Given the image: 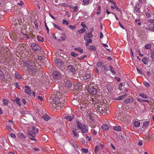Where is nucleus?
I'll list each match as a JSON object with an SVG mask.
<instances>
[{
	"instance_id": "f257e3e1",
	"label": "nucleus",
	"mask_w": 154,
	"mask_h": 154,
	"mask_svg": "<svg viewBox=\"0 0 154 154\" xmlns=\"http://www.w3.org/2000/svg\"><path fill=\"white\" fill-rule=\"evenodd\" d=\"M52 107L54 109L60 110L65 105V98L63 95L57 94L52 96Z\"/></svg>"
},
{
	"instance_id": "f03ea898",
	"label": "nucleus",
	"mask_w": 154,
	"mask_h": 154,
	"mask_svg": "<svg viewBox=\"0 0 154 154\" xmlns=\"http://www.w3.org/2000/svg\"><path fill=\"white\" fill-rule=\"evenodd\" d=\"M108 107V104L100 101V103H98L97 107H95V110L97 113L102 114L104 113H108L109 112Z\"/></svg>"
},
{
	"instance_id": "7ed1b4c3",
	"label": "nucleus",
	"mask_w": 154,
	"mask_h": 154,
	"mask_svg": "<svg viewBox=\"0 0 154 154\" xmlns=\"http://www.w3.org/2000/svg\"><path fill=\"white\" fill-rule=\"evenodd\" d=\"M35 129L34 127H33L31 130L28 131V137H29V139L36 141V139L34 138L36 136V134L35 131Z\"/></svg>"
},
{
	"instance_id": "20e7f679",
	"label": "nucleus",
	"mask_w": 154,
	"mask_h": 154,
	"mask_svg": "<svg viewBox=\"0 0 154 154\" xmlns=\"http://www.w3.org/2000/svg\"><path fill=\"white\" fill-rule=\"evenodd\" d=\"M91 84L90 83L89 86L88 84V85H86V88L88 92L90 94L95 95L97 94V89L94 86H91Z\"/></svg>"
},
{
	"instance_id": "39448f33",
	"label": "nucleus",
	"mask_w": 154,
	"mask_h": 154,
	"mask_svg": "<svg viewBox=\"0 0 154 154\" xmlns=\"http://www.w3.org/2000/svg\"><path fill=\"white\" fill-rule=\"evenodd\" d=\"M92 75L90 72L85 73L83 76L84 80H88V82H88H89L90 83L92 80Z\"/></svg>"
},
{
	"instance_id": "423d86ee",
	"label": "nucleus",
	"mask_w": 154,
	"mask_h": 154,
	"mask_svg": "<svg viewBox=\"0 0 154 154\" xmlns=\"http://www.w3.org/2000/svg\"><path fill=\"white\" fill-rule=\"evenodd\" d=\"M55 63L57 66L59 68H61L63 66L64 64V62L62 60L59 59H57L54 60Z\"/></svg>"
},
{
	"instance_id": "0eeeda50",
	"label": "nucleus",
	"mask_w": 154,
	"mask_h": 154,
	"mask_svg": "<svg viewBox=\"0 0 154 154\" xmlns=\"http://www.w3.org/2000/svg\"><path fill=\"white\" fill-rule=\"evenodd\" d=\"M31 47L34 51H38L41 49V47L35 43H33L31 44Z\"/></svg>"
},
{
	"instance_id": "6e6552de",
	"label": "nucleus",
	"mask_w": 154,
	"mask_h": 154,
	"mask_svg": "<svg viewBox=\"0 0 154 154\" xmlns=\"http://www.w3.org/2000/svg\"><path fill=\"white\" fill-rule=\"evenodd\" d=\"M52 75L55 79H60L62 76L60 72L58 71H54L52 73Z\"/></svg>"
},
{
	"instance_id": "1a4fd4ad",
	"label": "nucleus",
	"mask_w": 154,
	"mask_h": 154,
	"mask_svg": "<svg viewBox=\"0 0 154 154\" xmlns=\"http://www.w3.org/2000/svg\"><path fill=\"white\" fill-rule=\"evenodd\" d=\"M19 34H17V35L14 33H13L12 35L11 36V38L13 40L16 41L19 39Z\"/></svg>"
},
{
	"instance_id": "9d476101",
	"label": "nucleus",
	"mask_w": 154,
	"mask_h": 154,
	"mask_svg": "<svg viewBox=\"0 0 154 154\" xmlns=\"http://www.w3.org/2000/svg\"><path fill=\"white\" fill-rule=\"evenodd\" d=\"M81 133L83 134H86L88 132V127L87 125H86L83 128L81 129Z\"/></svg>"
},
{
	"instance_id": "9b49d317",
	"label": "nucleus",
	"mask_w": 154,
	"mask_h": 154,
	"mask_svg": "<svg viewBox=\"0 0 154 154\" xmlns=\"http://www.w3.org/2000/svg\"><path fill=\"white\" fill-rule=\"evenodd\" d=\"M25 87V88L24 90L25 92L29 95H30L31 91L30 88L28 85H26Z\"/></svg>"
},
{
	"instance_id": "f8f14e48",
	"label": "nucleus",
	"mask_w": 154,
	"mask_h": 154,
	"mask_svg": "<svg viewBox=\"0 0 154 154\" xmlns=\"http://www.w3.org/2000/svg\"><path fill=\"white\" fill-rule=\"evenodd\" d=\"M68 70L69 71L72 72V74H74L75 72V69L74 67L72 66L69 65L67 67Z\"/></svg>"
},
{
	"instance_id": "ddd939ff",
	"label": "nucleus",
	"mask_w": 154,
	"mask_h": 154,
	"mask_svg": "<svg viewBox=\"0 0 154 154\" xmlns=\"http://www.w3.org/2000/svg\"><path fill=\"white\" fill-rule=\"evenodd\" d=\"M72 132L74 137L77 139L79 137V135L78 134L79 132L77 131L76 129L73 130Z\"/></svg>"
},
{
	"instance_id": "4468645a",
	"label": "nucleus",
	"mask_w": 154,
	"mask_h": 154,
	"mask_svg": "<svg viewBox=\"0 0 154 154\" xmlns=\"http://www.w3.org/2000/svg\"><path fill=\"white\" fill-rule=\"evenodd\" d=\"M76 123L78 127L80 129L86 125L85 124L81 123L79 121H77Z\"/></svg>"
},
{
	"instance_id": "2eb2a0df",
	"label": "nucleus",
	"mask_w": 154,
	"mask_h": 154,
	"mask_svg": "<svg viewBox=\"0 0 154 154\" xmlns=\"http://www.w3.org/2000/svg\"><path fill=\"white\" fill-rule=\"evenodd\" d=\"M106 87L108 92L109 93L111 92L112 89V87L110 83H108L106 85Z\"/></svg>"
},
{
	"instance_id": "dca6fc26",
	"label": "nucleus",
	"mask_w": 154,
	"mask_h": 154,
	"mask_svg": "<svg viewBox=\"0 0 154 154\" xmlns=\"http://www.w3.org/2000/svg\"><path fill=\"white\" fill-rule=\"evenodd\" d=\"M142 61L145 65H146L148 64L149 60V57H145L142 59Z\"/></svg>"
},
{
	"instance_id": "f3484780",
	"label": "nucleus",
	"mask_w": 154,
	"mask_h": 154,
	"mask_svg": "<svg viewBox=\"0 0 154 154\" xmlns=\"http://www.w3.org/2000/svg\"><path fill=\"white\" fill-rule=\"evenodd\" d=\"M134 12L135 13H139L140 11V9L137 6H135L134 7Z\"/></svg>"
},
{
	"instance_id": "a211bd4d",
	"label": "nucleus",
	"mask_w": 154,
	"mask_h": 154,
	"mask_svg": "<svg viewBox=\"0 0 154 154\" xmlns=\"http://www.w3.org/2000/svg\"><path fill=\"white\" fill-rule=\"evenodd\" d=\"M127 94H125L124 95L120 96L118 98H115V99L116 100H122L125 98L127 97Z\"/></svg>"
},
{
	"instance_id": "6ab92c4d",
	"label": "nucleus",
	"mask_w": 154,
	"mask_h": 154,
	"mask_svg": "<svg viewBox=\"0 0 154 154\" xmlns=\"http://www.w3.org/2000/svg\"><path fill=\"white\" fill-rule=\"evenodd\" d=\"M134 125L135 127H139L140 126V123L138 121H134L133 122Z\"/></svg>"
},
{
	"instance_id": "aec40b11",
	"label": "nucleus",
	"mask_w": 154,
	"mask_h": 154,
	"mask_svg": "<svg viewBox=\"0 0 154 154\" xmlns=\"http://www.w3.org/2000/svg\"><path fill=\"white\" fill-rule=\"evenodd\" d=\"M133 101V98H128L124 100V102L125 103H131Z\"/></svg>"
},
{
	"instance_id": "412c9836",
	"label": "nucleus",
	"mask_w": 154,
	"mask_h": 154,
	"mask_svg": "<svg viewBox=\"0 0 154 154\" xmlns=\"http://www.w3.org/2000/svg\"><path fill=\"white\" fill-rule=\"evenodd\" d=\"M66 86L68 88L71 87L72 86L71 82L69 80H67L65 82Z\"/></svg>"
},
{
	"instance_id": "4be33fe9",
	"label": "nucleus",
	"mask_w": 154,
	"mask_h": 154,
	"mask_svg": "<svg viewBox=\"0 0 154 154\" xmlns=\"http://www.w3.org/2000/svg\"><path fill=\"white\" fill-rule=\"evenodd\" d=\"M149 122L148 121H145L144 122H143L142 128H143L145 129L146 127H148V125L149 124Z\"/></svg>"
},
{
	"instance_id": "5701e85b",
	"label": "nucleus",
	"mask_w": 154,
	"mask_h": 154,
	"mask_svg": "<svg viewBox=\"0 0 154 154\" xmlns=\"http://www.w3.org/2000/svg\"><path fill=\"white\" fill-rule=\"evenodd\" d=\"M15 77L17 79H21L22 76L18 73L16 72L15 74Z\"/></svg>"
},
{
	"instance_id": "b1692460",
	"label": "nucleus",
	"mask_w": 154,
	"mask_h": 154,
	"mask_svg": "<svg viewBox=\"0 0 154 154\" xmlns=\"http://www.w3.org/2000/svg\"><path fill=\"white\" fill-rule=\"evenodd\" d=\"M12 125H13L11 124H10L6 125V127L9 131H13V130L12 128Z\"/></svg>"
},
{
	"instance_id": "393cba45",
	"label": "nucleus",
	"mask_w": 154,
	"mask_h": 154,
	"mask_svg": "<svg viewBox=\"0 0 154 154\" xmlns=\"http://www.w3.org/2000/svg\"><path fill=\"white\" fill-rule=\"evenodd\" d=\"M113 129L116 131H121V128L119 126L116 125L113 127Z\"/></svg>"
},
{
	"instance_id": "a878e982",
	"label": "nucleus",
	"mask_w": 154,
	"mask_h": 154,
	"mask_svg": "<svg viewBox=\"0 0 154 154\" xmlns=\"http://www.w3.org/2000/svg\"><path fill=\"white\" fill-rule=\"evenodd\" d=\"M43 118L46 121H48L50 119V117L46 114H44L43 116Z\"/></svg>"
},
{
	"instance_id": "bb28decb",
	"label": "nucleus",
	"mask_w": 154,
	"mask_h": 154,
	"mask_svg": "<svg viewBox=\"0 0 154 154\" xmlns=\"http://www.w3.org/2000/svg\"><path fill=\"white\" fill-rule=\"evenodd\" d=\"M19 137L21 138L25 139L26 138L25 136L23 134L21 133H19L18 134Z\"/></svg>"
},
{
	"instance_id": "cd10ccee",
	"label": "nucleus",
	"mask_w": 154,
	"mask_h": 154,
	"mask_svg": "<svg viewBox=\"0 0 154 154\" xmlns=\"http://www.w3.org/2000/svg\"><path fill=\"white\" fill-rule=\"evenodd\" d=\"M20 99L18 97H17L15 100V102L19 106H20L21 105V103L20 101Z\"/></svg>"
},
{
	"instance_id": "c85d7f7f",
	"label": "nucleus",
	"mask_w": 154,
	"mask_h": 154,
	"mask_svg": "<svg viewBox=\"0 0 154 154\" xmlns=\"http://www.w3.org/2000/svg\"><path fill=\"white\" fill-rule=\"evenodd\" d=\"M53 25L55 28L57 29L58 30L62 31V30L61 29V28L58 25L55 24L54 23H53Z\"/></svg>"
},
{
	"instance_id": "c756f323",
	"label": "nucleus",
	"mask_w": 154,
	"mask_h": 154,
	"mask_svg": "<svg viewBox=\"0 0 154 154\" xmlns=\"http://www.w3.org/2000/svg\"><path fill=\"white\" fill-rule=\"evenodd\" d=\"M152 25L151 24H147L146 28L147 29L152 31Z\"/></svg>"
},
{
	"instance_id": "7c9ffc66",
	"label": "nucleus",
	"mask_w": 154,
	"mask_h": 154,
	"mask_svg": "<svg viewBox=\"0 0 154 154\" xmlns=\"http://www.w3.org/2000/svg\"><path fill=\"white\" fill-rule=\"evenodd\" d=\"M75 50L79 51L80 53L82 54L83 53V50L79 47L75 48Z\"/></svg>"
},
{
	"instance_id": "2f4dec72",
	"label": "nucleus",
	"mask_w": 154,
	"mask_h": 154,
	"mask_svg": "<svg viewBox=\"0 0 154 154\" xmlns=\"http://www.w3.org/2000/svg\"><path fill=\"white\" fill-rule=\"evenodd\" d=\"M139 96L143 98H147V96L146 94H144L143 93H140L139 94Z\"/></svg>"
},
{
	"instance_id": "473e14b6",
	"label": "nucleus",
	"mask_w": 154,
	"mask_h": 154,
	"mask_svg": "<svg viewBox=\"0 0 154 154\" xmlns=\"http://www.w3.org/2000/svg\"><path fill=\"white\" fill-rule=\"evenodd\" d=\"M151 48V44H148L145 46V48L146 49H150Z\"/></svg>"
},
{
	"instance_id": "72a5a7b5",
	"label": "nucleus",
	"mask_w": 154,
	"mask_h": 154,
	"mask_svg": "<svg viewBox=\"0 0 154 154\" xmlns=\"http://www.w3.org/2000/svg\"><path fill=\"white\" fill-rule=\"evenodd\" d=\"M101 127L102 129L104 130H107L109 128L108 126L106 125H103Z\"/></svg>"
},
{
	"instance_id": "f704fd0d",
	"label": "nucleus",
	"mask_w": 154,
	"mask_h": 154,
	"mask_svg": "<svg viewBox=\"0 0 154 154\" xmlns=\"http://www.w3.org/2000/svg\"><path fill=\"white\" fill-rule=\"evenodd\" d=\"M86 30L84 28H82L81 29L78 30V32H79L80 33H83L85 32L86 31Z\"/></svg>"
},
{
	"instance_id": "c9c22d12",
	"label": "nucleus",
	"mask_w": 154,
	"mask_h": 154,
	"mask_svg": "<svg viewBox=\"0 0 154 154\" xmlns=\"http://www.w3.org/2000/svg\"><path fill=\"white\" fill-rule=\"evenodd\" d=\"M81 151L84 153H86L88 152V149L84 148H82Z\"/></svg>"
},
{
	"instance_id": "e433bc0d",
	"label": "nucleus",
	"mask_w": 154,
	"mask_h": 154,
	"mask_svg": "<svg viewBox=\"0 0 154 154\" xmlns=\"http://www.w3.org/2000/svg\"><path fill=\"white\" fill-rule=\"evenodd\" d=\"M73 118V116H68L66 117V119L67 120L70 121L72 120Z\"/></svg>"
},
{
	"instance_id": "4c0bfd02",
	"label": "nucleus",
	"mask_w": 154,
	"mask_h": 154,
	"mask_svg": "<svg viewBox=\"0 0 154 154\" xmlns=\"http://www.w3.org/2000/svg\"><path fill=\"white\" fill-rule=\"evenodd\" d=\"M4 54V52L3 50L1 49H0V60L1 59L2 57Z\"/></svg>"
},
{
	"instance_id": "58836bf2",
	"label": "nucleus",
	"mask_w": 154,
	"mask_h": 154,
	"mask_svg": "<svg viewBox=\"0 0 154 154\" xmlns=\"http://www.w3.org/2000/svg\"><path fill=\"white\" fill-rule=\"evenodd\" d=\"M145 14L148 18H149L151 16V14L149 11H146L145 13Z\"/></svg>"
},
{
	"instance_id": "ea45409f",
	"label": "nucleus",
	"mask_w": 154,
	"mask_h": 154,
	"mask_svg": "<svg viewBox=\"0 0 154 154\" xmlns=\"http://www.w3.org/2000/svg\"><path fill=\"white\" fill-rule=\"evenodd\" d=\"M3 104L5 106H7L8 104V101L7 100L4 99L3 100Z\"/></svg>"
},
{
	"instance_id": "a19ab883",
	"label": "nucleus",
	"mask_w": 154,
	"mask_h": 154,
	"mask_svg": "<svg viewBox=\"0 0 154 154\" xmlns=\"http://www.w3.org/2000/svg\"><path fill=\"white\" fill-rule=\"evenodd\" d=\"M59 5L61 6H64L66 7H69V5L68 4L65 3L60 4Z\"/></svg>"
},
{
	"instance_id": "79ce46f5",
	"label": "nucleus",
	"mask_w": 154,
	"mask_h": 154,
	"mask_svg": "<svg viewBox=\"0 0 154 154\" xmlns=\"http://www.w3.org/2000/svg\"><path fill=\"white\" fill-rule=\"evenodd\" d=\"M0 77H1L2 79H3L4 78V73L1 69H0Z\"/></svg>"
},
{
	"instance_id": "37998d69",
	"label": "nucleus",
	"mask_w": 154,
	"mask_h": 154,
	"mask_svg": "<svg viewBox=\"0 0 154 154\" xmlns=\"http://www.w3.org/2000/svg\"><path fill=\"white\" fill-rule=\"evenodd\" d=\"M86 34L87 35V36L88 38H91L92 37L93 35H92V32H90L89 33H86Z\"/></svg>"
},
{
	"instance_id": "c03bdc74",
	"label": "nucleus",
	"mask_w": 154,
	"mask_h": 154,
	"mask_svg": "<svg viewBox=\"0 0 154 154\" xmlns=\"http://www.w3.org/2000/svg\"><path fill=\"white\" fill-rule=\"evenodd\" d=\"M61 35L63 36L60 37V38L62 39L63 40H65L66 38V36L65 34H61Z\"/></svg>"
},
{
	"instance_id": "a18cd8bd",
	"label": "nucleus",
	"mask_w": 154,
	"mask_h": 154,
	"mask_svg": "<svg viewBox=\"0 0 154 154\" xmlns=\"http://www.w3.org/2000/svg\"><path fill=\"white\" fill-rule=\"evenodd\" d=\"M87 37V36H85V37H84L85 40L87 41V42H88V43H91L92 42V39H89L87 40L86 39V38Z\"/></svg>"
},
{
	"instance_id": "49530a36",
	"label": "nucleus",
	"mask_w": 154,
	"mask_h": 154,
	"mask_svg": "<svg viewBox=\"0 0 154 154\" xmlns=\"http://www.w3.org/2000/svg\"><path fill=\"white\" fill-rule=\"evenodd\" d=\"M151 58L152 60L154 58V51H150Z\"/></svg>"
},
{
	"instance_id": "de8ad7c7",
	"label": "nucleus",
	"mask_w": 154,
	"mask_h": 154,
	"mask_svg": "<svg viewBox=\"0 0 154 154\" xmlns=\"http://www.w3.org/2000/svg\"><path fill=\"white\" fill-rule=\"evenodd\" d=\"M23 39H25L26 40L29 39V37L27 34H24V35H23Z\"/></svg>"
},
{
	"instance_id": "09e8293b",
	"label": "nucleus",
	"mask_w": 154,
	"mask_h": 154,
	"mask_svg": "<svg viewBox=\"0 0 154 154\" xmlns=\"http://www.w3.org/2000/svg\"><path fill=\"white\" fill-rule=\"evenodd\" d=\"M71 56L74 57H75L78 55V54L75 53L74 52H71Z\"/></svg>"
},
{
	"instance_id": "8fccbe9b",
	"label": "nucleus",
	"mask_w": 154,
	"mask_h": 154,
	"mask_svg": "<svg viewBox=\"0 0 154 154\" xmlns=\"http://www.w3.org/2000/svg\"><path fill=\"white\" fill-rule=\"evenodd\" d=\"M109 67H110V71L113 74H115V72L114 70L112 67V66H109Z\"/></svg>"
},
{
	"instance_id": "3c124183",
	"label": "nucleus",
	"mask_w": 154,
	"mask_h": 154,
	"mask_svg": "<svg viewBox=\"0 0 154 154\" xmlns=\"http://www.w3.org/2000/svg\"><path fill=\"white\" fill-rule=\"evenodd\" d=\"M88 48L89 49L91 50H94L95 49V47L93 46H91L90 47L88 46Z\"/></svg>"
},
{
	"instance_id": "603ef678",
	"label": "nucleus",
	"mask_w": 154,
	"mask_h": 154,
	"mask_svg": "<svg viewBox=\"0 0 154 154\" xmlns=\"http://www.w3.org/2000/svg\"><path fill=\"white\" fill-rule=\"evenodd\" d=\"M102 67L104 69L103 70L105 72H107L108 71V69L107 67L105 66H103Z\"/></svg>"
},
{
	"instance_id": "864d4df0",
	"label": "nucleus",
	"mask_w": 154,
	"mask_h": 154,
	"mask_svg": "<svg viewBox=\"0 0 154 154\" xmlns=\"http://www.w3.org/2000/svg\"><path fill=\"white\" fill-rule=\"evenodd\" d=\"M62 23L63 24H65L66 25H68L69 24V22H68L65 20L64 19H63L62 20Z\"/></svg>"
},
{
	"instance_id": "5fc2aeb1",
	"label": "nucleus",
	"mask_w": 154,
	"mask_h": 154,
	"mask_svg": "<svg viewBox=\"0 0 154 154\" xmlns=\"http://www.w3.org/2000/svg\"><path fill=\"white\" fill-rule=\"evenodd\" d=\"M23 35H24V34L23 32H21L19 34V36H20V37L21 38L23 39V38H24Z\"/></svg>"
},
{
	"instance_id": "6e6d98bb",
	"label": "nucleus",
	"mask_w": 154,
	"mask_h": 154,
	"mask_svg": "<svg viewBox=\"0 0 154 154\" xmlns=\"http://www.w3.org/2000/svg\"><path fill=\"white\" fill-rule=\"evenodd\" d=\"M86 107L85 106H84L83 105H81V109L82 110L84 111L85 109H86Z\"/></svg>"
},
{
	"instance_id": "4d7b16f0",
	"label": "nucleus",
	"mask_w": 154,
	"mask_h": 154,
	"mask_svg": "<svg viewBox=\"0 0 154 154\" xmlns=\"http://www.w3.org/2000/svg\"><path fill=\"white\" fill-rule=\"evenodd\" d=\"M143 84L146 87H148L149 86V84L146 82H144Z\"/></svg>"
},
{
	"instance_id": "13d9d810",
	"label": "nucleus",
	"mask_w": 154,
	"mask_h": 154,
	"mask_svg": "<svg viewBox=\"0 0 154 154\" xmlns=\"http://www.w3.org/2000/svg\"><path fill=\"white\" fill-rule=\"evenodd\" d=\"M99 146H96L95 147V152L96 153L98 151Z\"/></svg>"
},
{
	"instance_id": "bf43d9fd",
	"label": "nucleus",
	"mask_w": 154,
	"mask_h": 154,
	"mask_svg": "<svg viewBox=\"0 0 154 154\" xmlns=\"http://www.w3.org/2000/svg\"><path fill=\"white\" fill-rule=\"evenodd\" d=\"M89 103H88V102H83L82 103V105H83L84 106H85V107H87Z\"/></svg>"
},
{
	"instance_id": "052dcab7",
	"label": "nucleus",
	"mask_w": 154,
	"mask_h": 154,
	"mask_svg": "<svg viewBox=\"0 0 154 154\" xmlns=\"http://www.w3.org/2000/svg\"><path fill=\"white\" fill-rule=\"evenodd\" d=\"M69 27L72 30H74L76 28V27L75 26L71 25H69Z\"/></svg>"
},
{
	"instance_id": "680f3d73",
	"label": "nucleus",
	"mask_w": 154,
	"mask_h": 154,
	"mask_svg": "<svg viewBox=\"0 0 154 154\" xmlns=\"http://www.w3.org/2000/svg\"><path fill=\"white\" fill-rule=\"evenodd\" d=\"M81 26L83 28H85L86 27V26L84 22H83L81 23Z\"/></svg>"
},
{
	"instance_id": "e2e57ef3",
	"label": "nucleus",
	"mask_w": 154,
	"mask_h": 154,
	"mask_svg": "<svg viewBox=\"0 0 154 154\" xmlns=\"http://www.w3.org/2000/svg\"><path fill=\"white\" fill-rule=\"evenodd\" d=\"M89 0H83V3L85 4H87L88 3Z\"/></svg>"
},
{
	"instance_id": "0e129e2a",
	"label": "nucleus",
	"mask_w": 154,
	"mask_h": 154,
	"mask_svg": "<svg viewBox=\"0 0 154 154\" xmlns=\"http://www.w3.org/2000/svg\"><path fill=\"white\" fill-rule=\"evenodd\" d=\"M17 5L22 6L23 5V2L22 1H20V2H19L17 3Z\"/></svg>"
},
{
	"instance_id": "69168bd1",
	"label": "nucleus",
	"mask_w": 154,
	"mask_h": 154,
	"mask_svg": "<svg viewBox=\"0 0 154 154\" xmlns=\"http://www.w3.org/2000/svg\"><path fill=\"white\" fill-rule=\"evenodd\" d=\"M102 65V63L101 62H99L97 63V66L98 67H100Z\"/></svg>"
},
{
	"instance_id": "338daca9",
	"label": "nucleus",
	"mask_w": 154,
	"mask_h": 154,
	"mask_svg": "<svg viewBox=\"0 0 154 154\" xmlns=\"http://www.w3.org/2000/svg\"><path fill=\"white\" fill-rule=\"evenodd\" d=\"M73 9L74 11L77 12L78 10V8L77 6H75L73 8Z\"/></svg>"
},
{
	"instance_id": "774afa93",
	"label": "nucleus",
	"mask_w": 154,
	"mask_h": 154,
	"mask_svg": "<svg viewBox=\"0 0 154 154\" xmlns=\"http://www.w3.org/2000/svg\"><path fill=\"white\" fill-rule=\"evenodd\" d=\"M10 136L13 138H15L16 137L15 135L13 133L11 134Z\"/></svg>"
}]
</instances>
